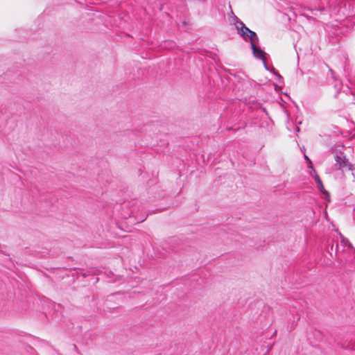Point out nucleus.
<instances>
[{
    "label": "nucleus",
    "instance_id": "f257e3e1",
    "mask_svg": "<svg viewBox=\"0 0 355 355\" xmlns=\"http://www.w3.org/2000/svg\"><path fill=\"white\" fill-rule=\"evenodd\" d=\"M236 29L238 30V33L245 40L248 41V40L250 41H259V38L255 32L249 29L241 21L239 18L236 17Z\"/></svg>",
    "mask_w": 355,
    "mask_h": 355
},
{
    "label": "nucleus",
    "instance_id": "f03ea898",
    "mask_svg": "<svg viewBox=\"0 0 355 355\" xmlns=\"http://www.w3.org/2000/svg\"><path fill=\"white\" fill-rule=\"evenodd\" d=\"M332 0H325L324 1H318L315 2L311 7L307 8L308 10H310L311 12L313 11H319L320 12L329 11L330 10V3L332 2Z\"/></svg>",
    "mask_w": 355,
    "mask_h": 355
},
{
    "label": "nucleus",
    "instance_id": "7ed1b4c3",
    "mask_svg": "<svg viewBox=\"0 0 355 355\" xmlns=\"http://www.w3.org/2000/svg\"><path fill=\"white\" fill-rule=\"evenodd\" d=\"M259 41H252L250 42L251 49L255 58L261 60L266 65V53L261 48L257 46Z\"/></svg>",
    "mask_w": 355,
    "mask_h": 355
},
{
    "label": "nucleus",
    "instance_id": "20e7f679",
    "mask_svg": "<svg viewBox=\"0 0 355 355\" xmlns=\"http://www.w3.org/2000/svg\"><path fill=\"white\" fill-rule=\"evenodd\" d=\"M336 165L338 166V168H343L347 167L349 170H352V165L345 158V156L343 153L337 154L335 157Z\"/></svg>",
    "mask_w": 355,
    "mask_h": 355
},
{
    "label": "nucleus",
    "instance_id": "39448f33",
    "mask_svg": "<svg viewBox=\"0 0 355 355\" xmlns=\"http://www.w3.org/2000/svg\"><path fill=\"white\" fill-rule=\"evenodd\" d=\"M316 182L318 183V187L319 189L320 190V191H322L323 193L326 194L327 197L329 198V193L327 191L324 190V187L322 183V181L320 180V179L318 177H317Z\"/></svg>",
    "mask_w": 355,
    "mask_h": 355
},
{
    "label": "nucleus",
    "instance_id": "423d86ee",
    "mask_svg": "<svg viewBox=\"0 0 355 355\" xmlns=\"http://www.w3.org/2000/svg\"><path fill=\"white\" fill-rule=\"evenodd\" d=\"M146 216H147V215H143V216H140L139 218L136 217L137 223H141V222L144 221L146 218Z\"/></svg>",
    "mask_w": 355,
    "mask_h": 355
},
{
    "label": "nucleus",
    "instance_id": "0eeeda50",
    "mask_svg": "<svg viewBox=\"0 0 355 355\" xmlns=\"http://www.w3.org/2000/svg\"><path fill=\"white\" fill-rule=\"evenodd\" d=\"M305 159H306V160H308V161L311 163L310 159H309V157H308L306 155H305Z\"/></svg>",
    "mask_w": 355,
    "mask_h": 355
},
{
    "label": "nucleus",
    "instance_id": "6e6552de",
    "mask_svg": "<svg viewBox=\"0 0 355 355\" xmlns=\"http://www.w3.org/2000/svg\"><path fill=\"white\" fill-rule=\"evenodd\" d=\"M302 15H303L304 17H308V16H307L306 15H305V14H303Z\"/></svg>",
    "mask_w": 355,
    "mask_h": 355
}]
</instances>
